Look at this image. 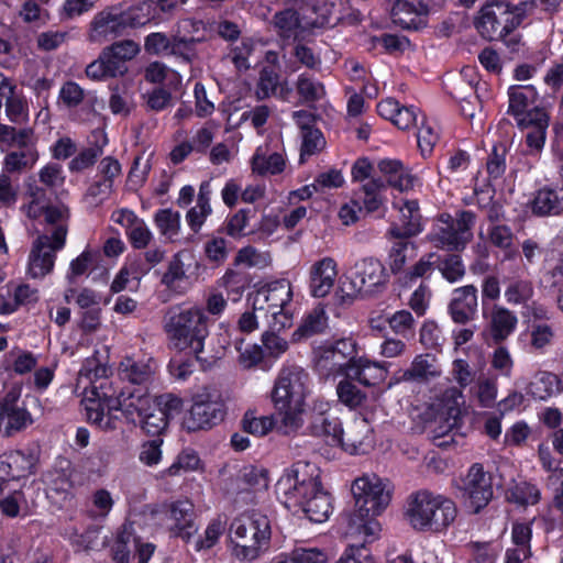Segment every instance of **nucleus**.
Masks as SVG:
<instances>
[{
	"instance_id": "obj_57",
	"label": "nucleus",
	"mask_w": 563,
	"mask_h": 563,
	"mask_svg": "<svg viewBox=\"0 0 563 563\" xmlns=\"http://www.w3.org/2000/svg\"><path fill=\"white\" fill-rule=\"evenodd\" d=\"M203 37L172 36L169 55L179 57L190 63L196 56V44L202 42Z\"/></svg>"
},
{
	"instance_id": "obj_30",
	"label": "nucleus",
	"mask_w": 563,
	"mask_h": 563,
	"mask_svg": "<svg viewBox=\"0 0 563 563\" xmlns=\"http://www.w3.org/2000/svg\"><path fill=\"white\" fill-rule=\"evenodd\" d=\"M377 168L386 178V188L391 187L400 192L413 188L416 177L400 159L383 158L378 162Z\"/></svg>"
},
{
	"instance_id": "obj_31",
	"label": "nucleus",
	"mask_w": 563,
	"mask_h": 563,
	"mask_svg": "<svg viewBox=\"0 0 563 563\" xmlns=\"http://www.w3.org/2000/svg\"><path fill=\"white\" fill-rule=\"evenodd\" d=\"M42 214L45 223L54 227L52 234L48 235L52 240L51 249H53V251H62L65 247L68 233V208L48 205L42 207Z\"/></svg>"
},
{
	"instance_id": "obj_43",
	"label": "nucleus",
	"mask_w": 563,
	"mask_h": 563,
	"mask_svg": "<svg viewBox=\"0 0 563 563\" xmlns=\"http://www.w3.org/2000/svg\"><path fill=\"white\" fill-rule=\"evenodd\" d=\"M509 150L510 143L506 140L496 142L493 145L486 162V172L489 179L496 180L505 175Z\"/></svg>"
},
{
	"instance_id": "obj_64",
	"label": "nucleus",
	"mask_w": 563,
	"mask_h": 563,
	"mask_svg": "<svg viewBox=\"0 0 563 563\" xmlns=\"http://www.w3.org/2000/svg\"><path fill=\"white\" fill-rule=\"evenodd\" d=\"M328 555L317 548H297L290 555L277 563H327Z\"/></svg>"
},
{
	"instance_id": "obj_19",
	"label": "nucleus",
	"mask_w": 563,
	"mask_h": 563,
	"mask_svg": "<svg viewBox=\"0 0 563 563\" xmlns=\"http://www.w3.org/2000/svg\"><path fill=\"white\" fill-rule=\"evenodd\" d=\"M483 318L487 321L490 338L495 344L505 342L517 329L516 313L496 303H484Z\"/></svg>"
},
{
	"instance_id": "obj_7",
	"label": "nucleus",
	"mask_w": 563,
	"mask_h": 563,
	"mask_svg": "<svg viewBox=\"0 0 563 563\" xmlns=\"http://www.w3.org/2000/svg\"><path fill=\"white\" fill-rule=\"evenodd\" d=\"M146 25L133 1H123L97 12L89 23L87 40L102 44Z\"/></svg>"
},
{
	"instance_id": "obj_14",
	"label": "nucleus",
	"mask_w": 563,
	"mask_h": 563,
	"mask_svg": "<svg viewBox=\"0 0 563 563\" xmlns=\"http://www.w3.org/2000/svg\"><path fill=\"white\" fill-rule=\"evenodd\" d=\"M353 288L364 295L380 291L389 280L385 265L375 257L358 260L352 268Z\"/></svg>"
},
{
	"instance_id": "obj_46",
	"label": "nucleus",
	"mask_w": 563,
	"mask_h": 563,
	"mask_svg": "<svg viewBox=\"0 0 563 563\" xmlns=\"http://www.w3.org/2000/svg\"><path fill=\"white\" fill-rule=\"evenodd\" d=\"M273 22L278 35L286 40L295 37L297 31L301 27L300 14L294 8H286L276 12Z\"/></svg>"
},
{
	"instance_id": "obj_35",
	"label": "nucleus",
	"mask_w": 563,
	"mask_h": 563,
	"mask_svg": "<svg viewBox=\"0 0 563 563\" xmlns=\"http://www.w3.org/2000/svg\"><path fill=\"white\" fill-rule=\"evenodd\" d=\"M37 137L32 128L18 129L0 124V150L9 152L11 148L21 150L36 146Z\"/></svg>"
},
{
	"instance_id": "obj_51",
	"label": "nucleus",
	"mask_w": 563,
	"mask_h": 563,
	"mask_svg": "<svg viewBox=\"0 0 563 563\" xmlns=\"http://www.w3.org/2000/svg\"><path fill=\"white\" fill-rule=\"evenodd\" d=\"M296 89L300 99L306 103L317 102L325 95L324 86L308 73L298 76Z\"/></svg>"
},
{
	"instance_id": "obj_18",
	"label": "nucleus",
	"mask_w": 563,
	"mask_h": 563,
	"mask_svg": "<svg viewBox=\"0 0 563 563\" xmlns=\"http://www.w3.org/2000/svg\"><path fill=\"white\" fill-rule=\"evenodd\" d=\"M385 190L384 179L372 177L354 191L351 203L360 212L365 214L376 213L378 218H383L386 212V197L383 195Z\"/></svg>"
},
{
	"instance_id": "obj_37",
	"label": "nucleus",
	"mask_w": 563,
	"mask_h": 563,
	"mask_svg": "<svg viewBox=\"0 0 563 563\" xmlns=\"http://www.w3.org/2000/svg\"><path fill=\"white\" fill-rule=\"evenodd\" d=\"M402 216V227L393 225L389 233L394 238H411L421 232L418 200H405L400 209Z\"/></svg>"
},
{
	"instance_id": "obj_33",
	"label": "nucleus",
	"mask_w": 563,
	"mask_h": 563,
	"mask_svg": "<svg viewBox=\"0 0 563 563\" xmlns=\"http://www.w3.org/2000/svg\"><path fill=\"white\" fill-rule=\"evenodd\" d=\"M531 210L536 216H558L563 211V185L544 186L534 192Z\"/></svg>"
},
{
	"instance_id": "obj_56",
	"label": "nucleus",
	"mask_w": 563,
	"mask_h": 563,
	"mask_svg": "<svg viewBox=\"0 0 563 563\" xmlns=\"http://www.w3.org/2000/svg\"><path fill=\"white\" fill-rule=\"evenodd\" d=\"M431 364L429 363L428 355H417L410 367L405 369L398 380L404 382H422L427 380L429 376H435L437 373L431 371Z\"/></svg>"
},
{
	"instance_id": "obj_47",
	"label": "nucleus",
	"mask_w": 563,
	"mask_h": 563,
	"mask_svg": "<svg viewBox=\"0 0 563 563\" xmlns=\"http://www.w3.org/2000/svg\"><path fill=\"white\" fill-rule=\"evenodd\" d=\"M343 379L336 386L339 400L350 409H356L366 400V394L355 383L356 378L342 376Z\"/></svg>"
},
{
	"instance_id": "obj_5",
	"label": "nucleus",
	"mask_w": 563,
	"mask_h": 563,
	"mask_svg": "<svg viewBox=\"0 0 563 563\" xmlns=\"http://www.w3.org/2000/svg\"><path fill=\"white\" fill-rule=\"evenodd\" d=\"M164 331L169 346L189 351L201 360L205 341L209 336L208 317L198 306L174 305L164 314Z\"/></svg>"
},
{
	"instance_id": "obj_6",
	"label": "nucleus",
	"mask_w": 563,
	"mask_h": 563,
	"mask_svg": "<svg viewBox=\"0 0 563 563\" xmlns=\"http://www.w3.org/2000/svg\"><path fill=\"white\" fill-rule=\"evenodd\" d=\"M310 377L300 366H284L272 391V401L280 416L284 432L296 431L301 427V413L308 394Z\"/></svg>"
},
{
	"instance_id": "obj_44",
	"label": "nucleus",
	"mask_w": 563,
	"mask_h": 563,
	"mask_svg": "<svg viewBox=\"0 0 563 563\" xmlns=\"http://www.w3.org/2000/svg\"><path fill=\"white\" fill-rule=\"evenodd\" d=\"M23 506H26V499L20 485H10L0 495V514L3 517L11 519L20 517Z\"/></svg>"
},
{
	"instance_id": "obj_15",
	"label": "nucleus",
	"mask_w": 563,
	"mask_h": 563,
	"mask_svg": "<svg viewBox=\"0 0 563 563\" xmlns=\"http://www.w3.org/2000/svg\"><path fill=\"white\" fill-rule=\"evenodd\" d=\"M312 435L323 437L332 446H340L350 454L364 453L363 441L358 439H345L342 422L338 417L319 413L313 417L310 423Z\"/></svg>"
},
{
	"instance_id": "obj_62",
	"label": "nucleus",
	"mask_w": 563,
	"mask_h": 563,
	"mask_svg": "<svg viewBox=\"0 0 563 563\" xmlns=\"http://www.w3.org/2000/svg\"><path fill=\"white\" fill-rule=\"evenodd\" d=\"M532 296L533 287L531 283L527 280H514L505 290V298L507 302L511 305L527 303Z\"/></svg>"
},
{
	"instance_id": "obj_12",
	"label": "nucleus",
	"mask_w": 563,
	"mask_h": 563,
	"mask_svg": "<svg viewBox=\"0 0 563 563\" xmlns=\"http://www.w3.org/2000/svg\"><path fill=\"white\" fill-rule=\"evenodd\" d=\"M227 413L225 404L220 396L209 393L197 394L185 424L189 431L210 429L223 421Z\"/></svg>"
},
{
	"instance_id": "obj_10",
	"label": "nucleus",
	"mask_w": 563,
	"mask_h": 563,
	"mask_svg": "<svg viewBox=\"0 0 563 563\" xmlns=\"http://www.w3.org/2000/svg\"><path fill=\"white\" fill-rule=\"evenodd\" d=\"M292 292L290 285H269L257 291L253 302L254 310H265L273 318L271 328L283 330L291 325L292 313L288 310Z\"/></svg>"
},
{
	"instance_id": "obj_55",
	"label": "nucleus",
	"mask_w": 563,
	"mask_h": 563,
	"mask_svg": "<svg viewBox=\"0 0 563 563\" xmlns=\"http://www.w3.org/2000/svg\"><path fill=\"white\" fill-rule=\"evenodd\" d=\"M225 527L223 522L217 518L212 519L202 536H199L194 543V550L196 552H201L205 550L212 549L220 540L221 536L224 533Z\"/></svg>"
},
{
	"instance_id": "obj_2",
	"label": "nucleus",
	"mask_w": 563,
	"mask_h": 563,
	"mask_svg": "<svg viewBox=\"0 0 563 563\" xmlns=\"http://www.w3.org/2000/svg\"><path fill=\"white\" fill-rule=\"evenodd\" d=\"M316 367L332 375L356 378L364 387L384 382L388 363L371 360L353 335L333 338L314 351Z\"/></svg>"
},
{
	"instance_id": "obj_60",
	"label": "nucleus",
	"mask_w": 563,
	"mask_h": 563,
	"mask_svg": "<svg viewBox=\"0 0 563 563\" xmlns=\"http://www.w3.org/2000/svg\"><path fill=\"white\" fill-rule=\"evenodd\" d=\"M203 252L210 264L214 266L224 264L229 256L227 240L222 236H212L205 243Z\"/></svg>"
},
{
	"instance_id": "obj_42",
	"label": "nucleus",
	"mask_w": 563,
	"mask_h": 563,
	"mask_svg": "<svg viewBox=\"0 0 563 563\" xmlns=\"http://www.w3.org/2000/svg\"><path fill=\"white\" fill-rule=\"evenodd\" d=\"M38 159L36 146L14 150L7 153L3 168L8 173H16L32 168Z\"/></svg>"
},
{
	"instance_id": "obj_27",
	"label": "nucleus",
	"mask_w": 563,
	"mask_h": 563,
	"mask_svg": "<svg viewBox=\"0 0 563 563\" xmlns=\"http://www.w3.org/2000/svg\"><path fill=\"white\" fill-rule=\"evenodd\" d=\"M146 24L169 21L188 0H133Z\"/></svg>"
},
{
	"instance_id": "obj_16",
	"label": "nucleus",
	"mask_w": 563,
	"mask_h": 563,
	"mask_svg": "<svg viewBox=\"0 0 563 563\" xmlns=\"http://www.w3.org/2000/svg\"><path fill=\"white\" fill-rule=\"evenodd\" d=\"M438 494L421 489L410 494L407 500L406 518L409 525L419 532L431 531L434 519V507Z\"/></svg>"
},
{
	"instance_id": "obj_52",
	"label": "nucleus",
	"mask_w": 563,
	"mask_h": 563,
	"mask_svg": "<svg viewBox=\"0 0 563 563\" xmlns=\"http://www.w3.org/2000/svg\"><path fill=\"white\" fill-rule=\"evenodd\" d=\"M222 286L225 288L228 298L233 302H238L249 286L247 274L236 272L229 268L220 279Z\"/></svg>"
},
{
	"instance_id": "obj_13",
	"label": "nucleus",
	"mask_w": 563,
	"mask_h": 563,
	"mask_svg": "<svg viewBox=\"0 0 563 563\" xmlns=\"http://www.w3.org/2000/svg\"><path fill=\"white\" fill-rule=\"evenodd\" d=\"M463 497L473 514H479L493 499V478L483 464L474 463L462 478Z\"/></svg>"
},
{
	"instance_id": "obj_11",
	"label": "nucleus",
	"mask_w": 563,
	"mask_h": 563,
	"mask_svg": "<svg viewBox=\"0 0 563 563\" xmlns=\"http://www.w3.org/2000/svg\"><path fill=\"white\" fill-rule=\"evenodd\" d=\"M34 421L26 400L21 399V390L12 388L0 397V432L4 437L25 431Z\"/></svg>"
},
{
	"instance_id": "obj_4",
	"label": "nucleus",
	"mask_w": 563,
	"mask_h": 563,
	"mask_svg": "<svg viewBox=\"0 0 563 563\" xmlns=\"http://www.w3.org/2000/svg\"><path fill=\"white\" fill-rule=\"evenodd\" d=\"M355 500V510L345 515L346 534H363L374 541L380 530L376 517L389 505L391 496L377 477L363 476L356 478L351 487Z\"/></svg>"
},
{
	"instance_id": "obj_45",
	"label": "nucleus",
	"mask_w": 563,
	"mask_h": 563,
	"mask_svg": "<svg viewBox=\"0 0 563 563\" xmlns=\"http://www.w3.org/2000/svg\"><path fill=\"white\" fill-rule=\"evenodd\" d=\"M558 376L550 372H540L527 386V394L536 400L549 399L559 385Z\"/></svg>"
},
{
	"instance_id": "obj_8",
	"label": "nucleus",
	"mask_w": 563,
	"mask_h": 563,
	"mask_svg": "<svg viewBox=\"0 0 563 563\" xmlns=\"http://www.w3.org/2000/svg\"><path fill=\"white\" fill-rule=\"evenodd\" d=\"M233 553L242 561H253L271 542L272 528L268 517L258 511L234 518L230 525Z\"/></svg>"
},
{
	"instance_id": "obj_20",
	"label": "nucleus",
	"mask_w": 563,
	"mask_h": 563,
	"mask_svg": "<svg viewBox=\"0 0 563 563\" xmlns=\"http://www.w3.org/2000/svg\"><path fill=\"white\" fill-rule=\"evenodd\" d=\"M508 109L507 114L511 115L516 124L523 119L527 121L533 118L536 109H544L537 103L539 92L533 85H511L507 89Z\"/></svg>"
},
{
	"instance_id": "obj_21",
	"label": "nucleus",
	"mask_w": 563,
	"mask_h": 563,
	"mask_svg": "<svg viewBox=\"0 0 563 563\" xmlns=\"http://www.w3.org/2000/svg\"><path fill=\"white\" fill-rule=\"evenodd\" d=\"M430 8L424 1L396 0L393 3L390 16L395 25L408 31H419L427 26L426 18Z\"/></svg>"
},
{
	"instance_id": "obj_53",
	"label": "nucleus",
	"mask_w": 563,
	"mask_h": 563,
	"mask_svg": "<svg viewBox=\"0 0 563 563\" xmlns=\"http://www.w3.org/2000/svg\"><path fill=\"white\" fill-rule=\"evenodd\" d=\"M201 460L198 453L192 449L183 450L175 461L163 471L165 476H178L181 472L197 471Z\"/></svg>"
},
{
	"instance_id": "obj_26",
	"label": "nucleus",
	"mask_w": 563,
	"mask_h": 563,
	"mask_svg": "<svg viewBox=\"0 0 563 563\" xmlns=\"http://www.w3.org/2000/svg\"><path fill=\"white\" fill-rule=\"evenodd\" d=\"M476 312L477 288L474 285L456 288L449 303V313L452 320L459 324H466L474 319Z\"/></svg>"
},
{
	"instance_id": "obj_50",
	"label": "nucleus",
	"mask_w": 563,
	"mask_h": 563,
	"mask_svg": "<svg viewBox=\"0 0 563 563\" xmlns=\"http://www.w3.org/2000/svg\"><path fill=\"white\" fill-rule=\"evenodd\" d=\"M186 278V273L184 268V262L180 258L179 254H175L173 258L169 261L166 272L163 274L161 283L166 287V289L183 295L186 289L179 286V282Z\"/></svg>"
},
{
	"instance_id": "obj_25",
	"label": "nucleus",
	"mask_w": 563,
	"mask_h": 563,
	"mask_svg": "<svg viewBox=\"0 0 563 563\" xmlns=\"http://www.w3.org/2000/svg\"><path fill=\"white\" fill-rule=\"evenodd\" d=\"M338 264L330 256L314 262L309 272V291L313 298H324L334 286Z\"/></svg>"
},
{
	"instance_id": "obj_17",
	"label": "nucleus",
	"mask_w": 563,
	"mask_h": 563,
	"mask_svg": "<svg viewBox=\"0 0 563 563\" xmlns=\"http://www.w3.org/2000/svg\"><path fill=\"white\" fill-rule=\"evenodd\" d=\"M34 465L33 456L22 450H12L0 455V495L10 485H19Z\"/></svg>"
},
{
	"instance_id": "obj_38",
	"label": "nucleus",
	"mask_w": 563,
	"mask_h": 563,
	"mask_svg": "<svg viewBox=\"0 0 563 563\" xmlns=\"http://www.w3.org/2000/svg\"><path fill=\"white\" fill-rule=\"evenodd\" d=\"M255 212V208H242L232 214H228L224 222L217 230L218 233L225 234L234 240L254 234L255 230L245 231V229Z\"/></svg>"
},
{
	"instance_id": "obj_63",
	"label": "nucleus",
	"mask_w": 563,
	"mask_h": 563,
	"mask_svg": "<svg viewBox=\"0 0 563 563\" xmlns=\"http://www.w3.org/2000/svg\"><path fill=\"white\" fill-rule=\"evenodd\" d=\"M154 221L162 234L173 236L179 230L180 214L169 208L159 209L154 216Z\"/></svg>"
},
{
	"instance_id": "obj_29",
	"label": "nucleus",
	"mask_w": 563,
	"mask_h": 563,
	"mask_svg": "<svg viewBox=\"0 0 563 563\" xmlns=\"http://www.w3.org/2000/svg\"><path fill=\"white\" fill-rule=\"evenodd\" d=\"M532 115L533 118L527 121L521 119L517 126L521 131L530 129L526 134V145L531 154H538L545 145L550 115L545 109H536Z\"/></svg>"
},
{
	"instance_id": "obj_1",
	"label": "nucleus",
	"mask_w": 563,
	"mask_h": 563,
	"mask_svg": "<svg viewBox=\"0 0 563 563\" xmlns=\"http://www.w3.org/2000/svg\"><path fill=\"white\" fill-rule=\"evenodd\" d=\"M110 368L93 355L87 357L79 371L89 380L85 387V409L88 421L101 427L106 412L123 407L130 416L147 405L150 388L155 379L156 364L150 356H124L118 367V379L108 376Z\"/></svg>"
},
{
	"instance_id": "obj_24",
	"label": "nucleus",
	"mask_w": 563,
	"mask_h": 563,
	"mask_svg": "<svg viewBox=\"0 0 563 563\" xmlns=\"http://www.w3.org/2000/svg\"><path fill=\"white\" fill-rule=\"evenodd\" d=\"M51 242L47 234H40L33 241L27 263L30 277L43 278L53 272L57 251L51 249Z\"/></svg>"
},
{
	"instance_id": "obj_22",
	"label": "nucleus",
	"mask_w": 563,
	"mask_h": 563,
	"mask_svg": "<svg viewBox=\"0 0 563 563\" xmlns=\"http://www.w3.org/2000/svg\"><path fill=\"white\" fill-rule=\"evenodd\" d=\"M168 518L174 521L169 527L172 537L181 539L185 543H190L198 531L195 522L194 504L188 499L176 500L168 505Z\"/></svg>"
},
{
	"instance_id": "obj_23",
	"label": "nucleus",
	"mask_w": 563,
	"mask_h": 563,
	"mask_svg": "<svg viewBox=\"0 0 563 563\" xmlns=\"http://www.w3.org/2000/svg\"><path fill=\"white\" fill-rule=\"evenodd\" d=\"M136 410L139 416L132 417L123 407L113 408V411H121L129 423H133L134 426L140 424L146 435L162 438L165 434L169 422L165 419V413L153 408L151 396L147 397V405L143 406V408L137 407Z\"/></svg>"
},
{
	"instance_id": "obj_32",
	"label": "nucleus",
	"mask_w": 563,
	"mask_h": 563,
	"mask_svg": "<svg viewBox=\"0 0 563 563\" xmlns=\"http://www.w3.org/2000/svg\"><path fill=\"white\" fill-rule=\"evenodd\" d=\"M74 473L71 461L65 457L59 459L48 473V489L60 496L63 500L71 499L75 487Z\"/></svg>"
},
{
	"instance_id": "obj_3",
	"label": "nucleus",
	"mask_w": 563,
	"mask_h": 563,
	"mask_svg": "<svg viewBox=\"0 0 563 563\" xmlns=\"http://www.w3.org/2000/svg\"><path fill=\"white\" fill-rule=\"evenodd\" d=\"M288 509L300 510L312 522L325 521L332 512V496L323 487L320 467L307 461H297L277 482Z\"/></svg>"
},
{
	"instance_id": "obj_58",
	"label": "nucleus",
	"mask_w": 563,
	"mask_h": 563,
	"mask_svg": "<svg viewBox=\"0 0 563 563\" xmlns=\"http://www.w3.org/2000/svg\"><path fill=\"white\" fill-rule=\"evenodd\" d=\"M301 136L300 162L302 163L306 156L319 153L324 147L325 140L322 132L316 126L301 132Z\"/></svg>"
},
{
	"instance_id": "obj_28",
	"label": "nucleus",
	"mask_w": 563,
	"mask_h": 563,
	"mask_svg": "<svg viewBox=\"0 0 563 563\" xmlns=\"http://www.w3.org/2000/svg\"><path fill=\"white\" fill-rule=\"evenodd\" d=\"M109 140L103 129H95L88 136V147L82 148L70 162L69 170L71 173H80L92 167L98 158L103 154L104 147Z\"/></svg>"
},
{
	"instance_id": "obj_59",
	"label": "nucleus",
	"mask_w": 563,
	"mask_h": 563,
	"mask_svg": "<svg viewBox=\"0 0 563 563\" xmlns=\"http://www.w3.org/2000/svg\"><path fill=\"white\" fill-rule=\"evenodd\" d=\"M532 540V522H519L516 521L511 527V541L520 548L523 552V559H528L532 555L531 551Z\"/></svg>"
},
{
	"instance_id": "obj_34",
	"label": "nucleus",
	"mask_w": 563,
	"mask_h": 563,
	"mask_svg": "<svg viewBox=\"0 0 563 563\" xmlns=\"http://www.w3.org/2000/svg\"><path fill=\"white\" fill-rule=\"evenodd\" d=\"M117 222L121 224L126 222L125 233L133 249L143 250L150 244L153 238L152 232L144 220L140 219L132 210L122 209L121 217Z\"/></svg>"
},
{
	"instance_id": "obj_54",
	"label": "nucleus",
	"mask_w": 563,
	"mask_h": 563,
	"mask_svg": "<svg viewBox=\"0 0 563 563\" xmlns=\"http://www.w3.org/2000/svg\"><path fill=\"white\" fill-rule=\"evenodd\" d=\"M244 432L257 437L266 435L276 426L274 416L255 417L252 411H246L241 421Z\"/></svg>"
},
{
	"instance_id": "obj_49",
	"label": "nucleus",
	"mask_w": 563,
	"mask_h": 563,
	"mask_svg": "<svg viewBox=\"0 0 563 563\" xmlns=\"http://www.w3.org/2000/svg\"><path fill=\"white\" fill-rule=\"evenodd\" d=\"M99 252L85 249L77 257L70 261L66 278L69 284L77 283V278L85 275L98 261Z\"/></svg>"
},
{
	"instance_id": "obj_41",
	"label": "nucleus",
	"mask_w": 563,
	"mask_h": 563,
	"mask_svg": "<svg viewBox=\"0 0 563 563\" xmlns=\"http://www.w3.org/2000/svg\"><path fill=\"white\" fill-rule=\"evenodd\" d=\"M433 512L437 522L432 523L431 532L443 533L454 523L459 511L453 499L445 495L438 494Z\"/></svg>"
},
{
	"instance_id": "obj_36",
	"label": "nucleus",
	"mask_w": 563,
	"mask_h": 563,
	"mask_svg": "<svg viewBox=\"0 0 563 563\" xmlns=\"http://www.w3.org/2000/svg\"><path fill=\"white\" fill-rule=\"evenodd\" d=\"M439 221L444 224L439 227L431 235L435 245L445 247L449 251H461L466 246V240L462 239L455 229L454 218L450 213H441Z\"/></svg>"
},
{
	"instance_id": "obj_39",
	"label": "nucleus",
	"mask_w": 563,
	"mask_h": 563,
	"mask_svg": "<svg viewBox=\"0 0 563 563\" xmlns=\"http://www.w3.org/2000/svg\"><path fill=\"white\" fill-rule=\"evenodd\" d=\"M328 328V316L322 307H316L303 316L301 323L292 333L294 341H301L321 334Z\"/></svg>"
},
{
	"instance_id": "obj_48",
	"label": "nucleus",
	"mask_w": 563,
	"mask_h": 563,
	"mask_svg": "<svg viewBox=\"0 0 563 563\" xmlns=\"http://www.w3.org/2000/svg\"><path fill=\"white\" fill-rule=\"evenodd\" d=\"M507 499L518 506L537 505L541 499L540 489L530 482L517 483L508 490Z\"/></svg>"
},
{
	"instance_id": "obj_61",
	"label": "nucleus",
	"mask_w": 563,
	"mask_h": 563,
	"mask_svg": "<svg viewBox=\"0 0 563 563\" xmlns=\"http://www.w3.org/2000/svg\"><path fill=\"white\" fill-rule=\"evenodd\" d=\"M153 408L165 413V419L169 422L183 410V399L174 394H162L152 400Z\"/></svg>"
},
{
	"instance_id": "obj_9",
	"label": "nucleus",
	"mask_w": 563,
	"mask_h": 563,
	"mask_svg": "<svg viewBox=\"0 0 563 563\" xmlns=\"http://www.w3.org/2000/svg\"><path fill=\"white\" fill-rule=\"evenodd\" d=\"M528 2L512 4L492 1L484 4L474 18L473 24L482 38L498 41L512 33L525 20Z\"/></svg>"
},
{
	"instance_id": "obj_40",
	"label": "nucleus",
	"mask_w": 563,
	"mask_h": 563,
	"mask_svg": "<svg viewBox=\"0 0 563 563\" xmlns=\"http://www.w3.org/2000/svg\"><path fill=\"white\" fill-rule=\"evenodd\" d=\"M140 538L136 537L134 522L125 520L118 529L115 542L112 548V560L114 563H130V543H139Z\"/></svg>"
}]
</instances>
